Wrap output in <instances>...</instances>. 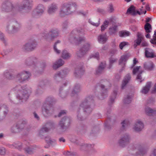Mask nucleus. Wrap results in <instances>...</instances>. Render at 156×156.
I'll return each instance as SVG.
<instances>
[{
  "label": "nucleus",
  "mask_w": 156,
  "mask_h": 156,
  "mask_svg": "<svg viewBox=\"0 0 156 156\" xmlns=\"http://www.w3.org/2000/svg\"><path fill=\"white\" fill-rule=\"evenodd\" d=\"M94 97L92 95L87 97L80 105L77 112V117L78 119L81 121L83 120V117L80 114L81 109L86 114H89L93 110V107L94 106Z\"/></svg>",
  "instance_id": "f257e3e1"
},
{
  "label": "nucleus",
  "mask_w": 156,
  "mask_h": 156,
  "mask_svg": "<svg viewBox=\"0 0 156 156\" xmlns=\"http://www.w3.org/2000/svg\"><path fill=\"white\" fill-rule=\"evenodd\" d=\"M77 5L74 2H69L64 3L62 6L59 12V15L63 17L66 15L71 14L76 10Z\"/></svg>",
  "instance_id": "f03ea898"
},
{
  "label": "nucleus",
  "mask_w": 156,
  "mask_h": 156,
  "mask_svg": "<svg viewBox=\"0 0 156 156\" xmlns=\"http://www.w3.org/2000/svg\"><path fill=\"white\" fill-rule=\"evenodd\" d=\"M112 84L109 80L104 79L101 80L96 85V88L100 87L104 91L101 94V96H98L100 99L102 100L107 96V91L111 87Z\"/></svg>",
  "instance_id": "7ed1b4c3"
},
{
  "label": "nucleus",
  "mask_w": 156,
  "mask_h": 156,
  "mask_svg": "<svg viewBox=\"0 0 156 156\" xmlns=\"http://www.w3.org/2000/svg\"><path fill=\"white\" fill-rule=\"evenodd\" d=\"M83 30L82 29H75L72 31L69 38L71 42L73 41L78 44L84 41L85 38L84 37H80V34H83Z\"/></svg>",
  "instance_id": "20e7f679"
},
{
  "label": "nucleus",
  "mask_w": 156,
  "mask_h": 156,
  "mask_svg": "<svg viewBox=\"0 0 156 156\" xmlns=\"http://www.w3.org/2000/svg\"><path fill=\"white\" fill-rule=\"evenodd\" d=\"M15 90L19 91L17 96V98L22 100V101H26L29 97V92L26 87H22L20 85H16L14 88Z\"/></svg>",
  "instance_id": "39448f33"
},
{
  "label": "nucleus",
  "mask_w": 156,
  "mask_h": 156,
  "mask_svg": "<svg viewBox=\"0 0 156 156\" xmlns=\"http://www.w3.org/2000/svg\"><path fill=\"white\" fill-rule=\"evenodd\" d=\"M2 10L5 12H9L11 11H18L17 5L15 6L12 2L9 0H5L2 3Z\"/></svg>",
  "instance_id": "423d86ee"
},
{
  "label": "nucleus",
  "mask_w": 156,
  "mask_h": 156,
  "mask_svg": "<svg viewBox=\"0 0 156 156\" xmlns=\"http://www.w3.org/2000/svg\"><path fill=\"white\" fill-rule=\"evenodd\" d=\"M71 122V119L70 117L65 116L62 118L58 125L60 129L63 131H65L69 127Z\"/></svg>",
  "instance_id": "0eeeda50"
},
{
  "label": "nucleus",
  "mask_w": 156,
  "mask_h": 156,
  "mask_svg": "<svg viewBox=\"0 0 156 156\" xmlns=\"http://www.w3.org/2000/svg\"><path fill=\"white\" fill-rule=\"evenodd\" d=\"M37 46V43L35 40L34 39H30L23 45L22 49L24 51H30L34 50Z\"/></svg>",
  "instance_id": "6e6552de"
},
{
  "label": "nucleus",
  "mask_w": 156,
  "mask_h": 156,
  "mask_svg": "<svg viewBox=\"0 0 156 156\" xmlns=\"http://www.w3.org/2000/svg\"><path fill=\"white\" fill-rule=\"evenodd\" d=\"M27 124L26 121H20L17 122L11 128L10 131L12 133H16L19 132L26 126Z\"/></svg>",
  "instance_id": "1a4fd4ad"
},
{
  "label": "nucleus",
  "mask_w": 156,
  "mask_h": 156,
  "mask_svg": "<svg viewBox=\"0 0 156 156\" xmlns=\"http://www.w3.org/2000/svg\"><path fill=\"white\" fill-rule=\"evenodd\" d=\"M41 109L42 112L45 117L51 115L54 113V110L53 106L45 103L42 106Z\"/></svg>",
  "instance_id": "9d476101"
},
{
  "label": "nucleus",
  "mask_w": 156,
  "mask_h": 156,
  "mask_svg": "<svg viewBox=\"0 0 156 156\" xmlns=\"http://www.w3.org/2000/svg\"><path fill=\"white\" fill-rule=\"evenodd\" d=\"M31 76V74L29 71H23L18 73L16 75V78L20 82L27 80Z\"/></svg>",
  "instance_id": "9b49d317"
},
{
  "label": "nucleus",
  "mask_w": 156,
  "mask_h": 156,
  "mask_svg": "<svg viewBox=\"0 0 156 156\" xmlns=\"http://www.w3.org/2000/svg\"><path fill=\"white\" fill-rule=\"evenodd\" d=\"M32 1L31 0H23L22 2V5H18V10L20 11L26 9H30L32 6Z\"/></svg>",
  "instance_id": "f8f14e48"
},
{
  "label": "nucleus",
  "mask_w": 156,
  "mask_h": 156,
  "mask_svg": "<svg viewBox=\"0 0 156 156\" xmlns=\"http://www.w3.org/2000/svg\"><path fill=\"white\" fill-rule=\"evenodd\" d=\"M130 136L128 134L123 135L119 141V145L120 146L124 147L130 143Z\"/></svg>",
  "instance_id": "ddd939ff"
},
{
  "label": "nucleus",
  "mask_w": 156,
  "mask_h": 156,
  "mask_svg": "<svg viewBox=\"0 0 156 156\" xmlns=\"http://www.w3.org/2000/svg\"><path fill=\"white\" fill-rule=\"evenodd\" d=\"M90 44L87 43L83 44L77 53L78 56L79 57H83L90 50Z\"/></svg>",
  "instance_id": "4468645a"
},
{
  "label": "nucleus",
  "mask_w": 156,
  "mask_h": 156,
  "mask_svg": "<svg viewBox=\"0 0 156 156\" xmlns=\"http://www.w3.org/2000/svg\"><path fill=\"white\" fill-rule=\"evenodd\" d=\"M45 8L43 5L39 4L37 6L34 11L32 13V16L34 17H37V16H41L43 14Z\"/></svg>",
  "instance_id": "2eb2a0df"
},
{
  "label": "nucleus",
  "mask_w": 156,
  "mask_h": 156,
  "mask_svg": "<svg viewBox=\"0 0 156 156\" xmlns=\"http://www.w3.org/2000/svg\"><path fill=\"white\" fill-rule=\"evenodd\" d=\"M133 148L134 147L135 149L137 150L138 151L136 153V156H141L145 154L147 152V150L144 148L143 146L140 144H135L133 146ZM134 150V148H133Z\"/></svg>",
  "instance_id": "dca6fc26"
},
{
  "label": "nucleus",
  "mask_w": 156,
  "mask_h": 156,
  "mask_svg": "<svg viewBox=\"0 0 156 156\" xmlns=\"http://www.w3.org/2000/svg\"><path fill=\"white\" fill-rule=\"evenodd\" d=\"M59 32V31L58 29L53 28L50 30L46 35L49 36L51 40L53 41L55 38L58 37Z\"/></svg>",
  "instance_id": "f3484780"
},
{
  "label": "nucleus",
  "mask_w": 156,
  "mask_h": 156,
  "mask_svg": "<svg viewBox=\"0 0 156 156\" xmlns=\"http://www.w3.org/2000/svg\"><path fill=\"white\" fill-rule=\"evenodd\" d=\"M140 68V66H137L136 67L134 68L133 70V75H135L137 72H138L136 78V79L138 82H139L140 83H141L144 80V79H142V77L141 76V74H142L144 71L143 70L139 71Z\"/></svg>",
  "instance_id": "a211bd4d"
},
{
  "label": "nucleus",
  "mask_w": 156,
  "mask_h": 156,
  "mask_svg": "<svg viewBox=\"0 0 156 156\" xmlns=\"http://www.w3.org/2000/svg\"><path fill=\"white\" fill-rule=\"evenodd\" d=\"M145 56L147 58H153L156 57V54L152 49L146 48L144 49Z\"/></svg>",
  "instance_id": "6ab92c4d"
},
{
  "label": "nucleus",
  "mask_w": 156,
  "mask_h": 156,
  "mask_svg": "<svg viewBox=\"0 0 156 156\" xmlns=\"http://www.w3.org/2000/svg\"><path fill=\"white\" fill-rule=\"evenodd\" d=\"M6 31L9 34H13L18 31L20 30V27L16 26L10 24L8 25L6 27Z\"/></svg>",
  "instance_id": "aec40b11"
},
{
  "label": "nucleus",
  "mask_w": 156,
  "mask_h": 156,
  "mask_svg": "<svg viewBox=\"0 0 156 156\" xmlns=\"http://www.w3.org/2000/svg\"><path fill=\"white\" fill-rule=\"evenodd\" d=\"M36 59L33 57H30L26 58L24 61V64L26 66H34Z\"/></svg>",
  "instance_id": "412c9836"
},
{
  "label": "nucleus",
  "mask_w": 156,
  "mask_h": 156,
  "mask_svg": "<svg viewBox=\"0 0 156 156\" xmlns=\"http://www.w3.org/2000/svg\"><path fill=\"white\" fill-rule=\"evenodd\" d=\"M38 149V147L36 145H34L24 148V150L26 153L32 155L34 154Z\"/></svg>",
  "instance_id": "4be33fe9"
},
{
  "label": "nucleus",
  "mask_w": 156,
  "mask_h": 156,
  "mask_svg": "<svg viewBox=\"0 0 156 156\" xmlns=\"http://www.w3.org/2000/svg\"><path fill=\"white\" fill-rule=\"evenodd\" d=\"M84 72L82 66H78L75 69L74 74L76 77L80 78L83 74Z\"/></svg>",
  "instance_id": "5701e85b"
},
{
  "label": "nucleus",
  "mask_w": 156,
  "mask_h": 156,
  "mask_svg": "<svg viewBox=\"0 0 156 156\" xmlns=\"http://www.w3.org/2000/svg\"><path fill=\"white\" fill-rule=\"evenodd\" d=\"M106 65L105 62H101L98 67L96 69L95 74L97 75H99L102 73L104 72Z\"/></svg>",
  "instance_id": "b1692460"
},
{
  "label": "nucleus",
  "mask_w": 156,
  "mask_h": 156,
  "mask_svg": "<svg viewBox=\"0 0 156 156\" xmlns=\"http://www.w3.org/2000/svg\"><path fill=\"white\" fill-rule=\"evenodd\" d=\"M144 127V125L142 122L140 121H138L135 123L133 129L135 131L139 132L141 131Z\"/></svg>",
  "instance_id": "393cba45"
},
{
  "label": "nucleus",
  "mask_w": 156,
  "mask_h": 156,
  "mask_svg": "<svg viewBox=\"0 0 156 156\" xmlns=\"http://www.w3.org/2000/svg\"><path fill=\"white\" fill-rule=\"evenodd\" d=\"M80 85L78 84H76L74 87L72 92L70 94L71 96L73 97L77 95L78 93L80 92Z\"/></svg>",
  "instance_id": "a878e982"
},
{
  "label": "nucleus",
  "mask_w": 156,
  "mask_h": 156,
  "mask_svg": "<svg viewBox=\"0 0 156 156\" xmlns=\"http://www.w3.org/2000/svg\"><path fill=\"white\" fill-rule=\"evenodd\" d=\"M57 4L53 3L48 8V14H51L54 13L58 9Z\"/></svg>",
  "instance_id": "bb28decb"
},
{
  "label": "nucleus",
  "mask_w": 156,
  "mask_h": 156,
  "mask_svg": "<svg viewBox=\"0 0 156 156\" xmlns=\"http://www.w3.org/2000/svg\"><path fill=\"white\" fill-rule=\"evenodd\" d=\"M56 101L55 99L53 96H50L47 97L45 100V102L47 103V104L49 105L52 106L53 104H55Z\"/></svg>",
  "instance_id": "cd10ccee"
},
{
  "label": "nucleus",
  "mask_w": 156,
  "mask_h": 156,
  "mask_svg": "<svg viewBox=\"0 0 156 156\" xmlns=\"http://www.w3.org/2000/svg\"><path fill=\"white\" fill-rule=\"evenodd\" d=\"M50 81L47 79H45L40 82L38 86L41 88H44L46 87L50 86Z\"/></svg>",
  "instance_id": "c85d7f7f"
},
{
  "label": "nucleus",
  "mask_w": 156,
  "mask_h": 156,
  "mask_svg": "<svg viewBox=\"0 0 156 156\" xmlns=\"http://www.w3.org/2000/svg\"><path fill=\"white\" fill-rule=\"evenodd\" d=\"M151 82H147L145 86L143 87L141 92L144 94H147L149 90L151 87Z\"/></svg>",
  "instance_id": "c756f323"
},
{
  "label": "nucleus",
  "mask_w": 156,
  "mask_h": 156,
  "mask_svg": "<svg viewBox=\"0 0 156 156\" xmlns=\"http://www.w3.org/2000/svg\"><path fill=\"white\" fill-rule=\"evenodd\" d=\"M64 63V61L61 59H59L56 61L53 65V68L54 69H56L62 66Z\"/></svg>",
  "instance_id": "7c9ffc66"
},
{
  "label": "nucleus",
  "mask_w": 156,
  "mask_h": 156,
  "mask_svg": "<svg viewBox=\"0 0 156 156\" xmlns=\"http://www.w3.org/2000/svg\"><path fill=\"white\" fill-rule=\"evenodd\" d=\"M131 78V75L129 74H127L124 77L122 81V89H123L126 84L129 82Z\"/></svg>",
  "instance_id": "2f4dec72"
},
{
  "label": "nucleus",
  "mask_w": 156,
  "mask_h": 156,
  "mask_svg": "<svg viewBox=\"0 0 156 156\" xmlns=\"http://www.w3.org/2000/svg\"><path fill=\"white\" fill-rule=\"evenodd\" d=\"M145 112L146 114L149 116L156 115V110H154L149 107H147L145 108Z\"/></svg>",
  "instance_id": "473e14b6"
},
{
  "label": "nucleus",
  "mask_w": 156,
  "mask_h": 156,
  "mask_svg": "<svg viewBox=\"0 0 156 156\" xmlns=\"http://www.w3.org/2000/svg\"><path fill=\"white\" fill-rule=\"evenodd\" d=\"M144 65L145 69L148 70H151L154 67V64L152 62L145 63Z\"/></svg>",
  "instance_id": "72a5a7b5"
},
{
  "label": "nucleus",
  "mask_w": 156,
  "mask_h": 156,
  "mask_svg": "<svg viewBox=\"0 0 156 156\" xmlns=\"http://www.w3.org/2000/svg\"><path fill=\"white\" fill-rule=\"evenodd\" d=\"M48 131V128L44 126L39 131L38 136L42 138L45 135V133Z\"/></svg>",
  "instance_id": "f704fd0d"
},
{
  "label": "nucleus",
  "mask_w": 156,
  "mask_h": 156,
  "mask_svg": "<svg viewBox=\"0 0 156 156\" xmlns=\"http://www.w3.org/2000/svg\"><path fill=\"white\" fill-rule=\"evenodd\" d=\"M69 70L68 69H65L57 72L61 78L63 79L68 74Z\"/></svg>",
  "instance_id": "c9c22d12"
},
{
  "label": "nucleus",
  "mask_w": 156,
  "mask_h": 156,
  "mask_svg": "<svg viewBox=\"0 0 156 156\" xmlns=\"http://www.w3.org/2000/svg\"><path fill=\"white\" fill-rule=\"evenodd\" d=\"M111 112V109L110 108H109L107 110V115L108 116V117H107V119L108 120L106 121L105 122V129H107V130H109L111 128V126L109 125V124L108 122L109 121H110V118L108 116V115Z\"/></svg>",
  "instance_id": "e433bc0d"
},
{
  "label": "nucleus",
  "mask_w": 156,
  "mask_h": 156,
  "mask_svg": "<svg viewBox=\"0 0 156 156\" xmlns=\"http://www.w3.org/2000/svg\"><path fill=\"white\" fill-rule=\"evenodd\" d=\"M117 94L116 90H114L112 95L110 96V100L108 102V105L111 106V105L114 102V100L116 98Z\"/></svg>",
  "instance_id": "4c0bfd02"
},
{
  "label": "nucleus",
  "mask_w": 156,
  "mask_h": 156,
  "mask_svg": "<svg viewBox=\"0 0 156 156\" xmlns=\"http://www.w3.org/2000/svg\"><path fill=\"white\" fill-rule=\"evenodd\" d=\"M79 145L80 146V148L81 151H87L90 149L91 146L90 144L83 143L80 144Z\"/></svg>",
  "instance_id": "58836bf2"
},
{
  "label": "nucleus",
  "mask_w": 156,
  "mask_h": 156,
  "mask_svg": "<svg viewBox=\"0 0 156 156\" xmlns=\"http://www.w3.org/2000/svg\"><path fill=\"white\" fill-rule=\"evenodd\" d=\"M129 56L127 55H123L119 59V65H121L122 63H123L124 65V66H125L127 60L128 59Z\"/></svg>",
  "instance_id": "ea45409f"
},
{
  "label": "nucleus",
  "mask_w": 156,
  "mask_h": 156,
  "mask_svg": "<svg viewBox=\"0 0 156 156\" xmlns=\"http://www.w3.org/2000/svg\"><path fill=\"white\" fill-rule=\"evenodd\" d=\"M107 40L106 37V35L105 34H101L98 37V42L102 44L105 43Z\"/></svg>",
  "instance_id": "a19ab883"
},
{
  "label": "nucleus",
  "mask_w": 156,
  "mask_h": 156,
  "mask_svg": "<svg viewBox=\"0 0 156 156\" xmlns=\"http://www.w3.org/2000/svg\"><path fill=\"white\" fill-rule=\"evenodd\" d=\"M61 56L64 59H68L71 57V55L67 50H64L62 51Z\"/></svg>",
  "instance_id": "79ce46f5"
},
{
  "label": "nucleus",
  "mask_w": 156,
  "mask_h": 156,
  "mask_svg": "<svg viewBox=\"0 0 156 156\" xmlns=\"http://www.w3.org/2000/svg\"><path fill=\"white\" fill-rule=\"evenodd\" d=\"M4 76L6 78L9 80L13 79L15 78H16V76L9 72H5L4 73Z\"/></svg>",
  "instance_id": "37998d69"
},
{
  "label": "nucleus",
  "mask_w": 156,
  "mask_h": 156,
  "mask_svg": "<svg viewBox=\"0 0 156 156\" xmlns=\"http://www.w3.org/2000/svg\"><path fill=\"white\" fill-rule=\"evenodd\" d=\"M78 131L82 134L85 133L87 131V126L84 125H81L79 126Z\"/></svg>",
  "instance_id": "c03bdc74"
},
{
  "label": "nucleus",
  "mask_w": 156,
  "mask_h": 156,
  "mask_svg": "<svg viewBox=\"0 0 156 156\" xmlns=\"http://www.w3.org/2000/svg\"><path fill=\"white\" fill-rule=\"evenodd\" d=\"M121 124H122V126L121 128V129L123 130L129 126L130 122L129 120H125L122 121Z\"/></svg>",
  "instance_id": "a18cd8bd"
},
{
  "label": "nucleus",
  "mask_w": 156,
  "mask_h": 156,
  "mask_svg": "<svg viewBox=\"0 0 156 156\" xmlns=\"http://www.w3.org/2000/svg\"><path fill=\"white\" fill-rule=\"evenodd\" d=\"M135 10V7L132 5L128 9L127 12L131 14L133 16H135L136 15Z\"/></svg>",
  "instance_id": "49530a36"
},
{
  "label": "nucleus",
  "mask_w": 156,
  "mask_h": 156,
  "mask_svg": "<svg viewBox=\"0 0 156 156\" xmlns=\"http://www.w3.org/2000/svg\"><path fill=\"white\" fill-rule=\"evenodd\" d=\"M132 101V97L131 95L129 94L125 96L123 100L124 103L125 104H129Z\"/></svg>",
  "instance_id": "de8ad7c7"
},
{
  "label": "nucleus",
  "mask_w": 156,
  "mask_h": 156,
  "mask_svg": "<svg viewBox=\"0 0 156 156\" xmlns=\"http://www.w3.org/2000/svg\"><path fill=\"white\" fill-rule=\"evenodd\" d=\"M54 126L55 123L53 121H49L46 123L44 127L48 128L49 130L50 129L53 128Z\"/></svg>",
  "instance_id": "09e8293b"
},
{
  "label": "nucleus",
  "mask_w": 156,
  "mask_h": 156,
  "mask_svg": "<svg viewBox=\"0 0 156 156\" xmlns=\"http://www.w3.org/2000/svg\"><path fill=\"white\" fill-rule=\"evenodd\" d=\"M120 37H125L129 36L130 33L129 32L126 30H122L119 32Z\"/></svg>",
  "instance_id": "8fccbe9b"
},
{
  "label": "nucleus",
  "mask_w": 156,
  "mask_h": 156,
  "mask_svg": "<svg viewBox=\"0 0 156 156\" xmlns=\"http://www.w3.org/2000/svg\"><path fill=\"white\" fill-rule=\"evenodd\" d=\"M117 26L115 25L109 28V34L110 35H112L115 33L117 31Z\"/></svg>",
  "instance_id": "3c124183"
},
{
  "label": "nucleus",
  "mask_w": 156,
  "mask_h": 156,
  "mask_svg": "<svg viewBox=\"0 0 156 156\" xmlns=\"http://www.w3.org/2000/svg\"><path fill=\"white\" fill-rule=\"evenodd\" d=\"M144 28L146 33H150L151 32L152 27L149 23H146L144 25Z\"/></svg>",
  "instance_id": "603ef678"
},
{
  "label": "nucleus",
  "mask_w": 156,
  "mask_h": 156,
  "mask_svg": "<svg viewBox=\"0 0 156 156\" xmlns=\"http://www.w3.org/2000/svg\"><path fill=\"white\" fill-rule=\"evenodd\" d=\"M45 140L47 144L51 145H52L53 144L55 143V140H52L50 137L49 136H48L45 137Z\"/></svg>",
  "instance_id": "864d4df0"
},
{
  "label": "nucleus",
  "mask_w": 156,
  "mask_h": 156,
  "mask_svg": "<svg viewBox=\"0 0 156 156\" xmlns=\"http://www.w3.org/2000/svg\"><path fill=\"white\" fill-rule=\"evenodd\" d=\"M54 80L57 83L61 81L62 79V78H61L58 72L55 74L54 76Z\"/></svg>",
  "instance_id": "5fc2aeb1"
},
{
  "label": "nucleus",
  "mask_w": 156,
  "mask_h": 156,
  "mask_svg": "<svg viewBox=\"0 0 156 156\" xmlns=\"http://www.w3.org/2000/svg\"><path fill=\"white\" fill-rule=\"evenodd\" d=\"M2 109L4 111V115H5L8 112V107L7 106L5 105H0V110Z\"/></svg>",
  "instance_id": "6e6d98bb"
},
{
  "label": "nucleus",
  "mask_w": 156,
  "mask_h": 156,
  "mask_svg": "<svg viewBox=\"0 0 156 156\" xmlns=\"http://www.w3.org/2000/svg\"><path fill=\"white\" fill-rule=\"evenodd\" d=\"M142 41V39H141L140 38H137V39L134 41V44L133 46L134 48H136L137 46L140 45Z\"/></svg>",
  "instance_id": "4d7b16f0"
},
{
  "label": "nucleus",
  "mask_w": 156,
  "mask_h": 156,
  "mask_svg": "<svg viewBox=\"0 0 156 156\" xmlns=\"http://www.w3.org/2000/svg\"><path fill=\"white\" fill-rule=\"evenodd\" d=\"M62 87L61 86L59 88V95L62 98H64L67 95V93L64 91H62Z\"/></svg>",
  "instance_id": "13d9d810"
},
{
  "label": "nucleus",
  "mask_w": 156,
  "mask_h": 156,
  "mask_svg": "<svg viewBox=\"0 0 156 156\" xmlns=\"http://www.w3.org/2000/svg\"><path fill=\"white\" fill-rule=\"evenodd\" d=\"M109 64L108 68V69H110L112 66V64L116 61L117 59L111 57L109 59Z\"/></svg>",
  "instance_id": "bf43d9fd"
},
{
  "label": "nucleus",
  "mask_w": 156,
  "mask_h": 156,
  "mask_svg": "<svg viewBox=\"0 0 156 156\" xmlns=\"http://www.w3.org/2000/svg\"><path fill=\"white\" fill-rule=\"evenodd\" d=\"M114 9L112 3H110L107 7V11L109 13H112L114 11Z\"/></svg>",
  "instance_id": "052dcab7"
},
{
  "label": "nucleus",
  "mask_w": 156,
  "mask_h": 156,
  "mask_svg": "<svg viewBox=\"0 0 156 156\" xmlns=\"http://www.w3.org/2000/svg\"><path fill=\"white\" fill-rule=\"evenodd\" d=\"M12 145L15 148L19 150H20L22 147L21 143L19 142H17L16 143H14Z\"/></svg>",
  "instance_id": "680f3d73"
},
{
  "label": "nucleus",
  "mask_w": 156,
  "mask_h": 156,
  "mask_svg": "<svg viewBox=\"0 0 156 156\" xmlns=\"http://www.w3.org/2000/svg\"><path fill=\"white\" fill-rule=\"evenodd\" d=\"M60 41L58 40L55 44L54 46V49L55 51L57 54H59L60 53V50H58L57 48V44L60 43Z\"/></svg>",
  "instance_id": "e2e57ef3"
},
{
  "label": "nucleus",
  "mask_w": 156,
  "mask_h": 156,
  "mask_svg": "<svg viewBox=\"0 0 156 156\" xmlns=\"http://www.w3.org/2000/svg\"><path fill=\"white\" fill-rule=\"evenodd\" d=\"M109 22L107 20H105L102 25L101 26V30L102 31H104L105 29L108 27V25Z\"/></svg>",
  "instance_id": "0e129e2a"
},
{
  "label": "nucleus",
  "mask_w": 156,
  "mask_h": 156,
  "mask_svg": "<svg viewBox=\"0 0 156 156\" xmlns=\"http://www.w3.org/2000/svg\"><path fill=\"white\" fill-rule=\"evenodd\" d=\"M150 42L151 44L156 45V30L154 31L153 38L150 40Z\"/></svg>",
  "instance_id": "69168bd1"
},
{
  "label": "nucleus",
  "mask_w": 156,
  "mask_h": 156,
  "mask_svg": "<svg viewBox=\"0 0 156 156\" xmlns=\"http://www.w3.org/2000/svg\"><path fill=\"white\" fill-rule=\"evenodd\" d=\"M128 44V43L127 42L125 41H123L122 42H121L119 45V47L122 50L123 48L126 45H127Z\"/></svg>",
  "instance_id": "338daca9"
},
{
  "label": "nucleus",
  "mask_w": 156,
  "mask_h": 156,
  "mask_svg": "<svg viewBox=\"0 0 156 156\" xmlns=\"http://www.w3.org/2000/svg\"><path fill=\"white\" fill-rule=\"evenodd\" d=\"M64 154L67 156H76V155L75 153L71 152L69 151H67Z\"/></svg>",
  "instance_id": "774afa93"
}]
</instances>
